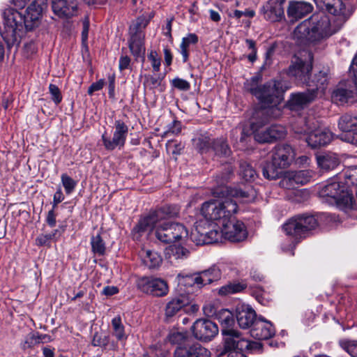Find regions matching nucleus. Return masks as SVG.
Instances as JSON below:
<instances>
[{"label":"nucleus","mask_w":357,"mask_h":357,"mask_svg":"<svg viewBox=\"0 0 357 357\" xmlns=\"http://www.w3.org/2000/svg\"><path fill=\"white\" fill-rule=\"evenodd\" d=\"M255 13L252 10H246L245 11H241L235 10L232 14H229V16L234 17L236 19H240L242 16H245L249 18H252L255 16Z\"/></svg>","instance_id":"69168bd1"},{"label":"nucleus","mask_w":357,"mask_h":357,"mask_svg":"<svg viewBox=\"0 0 357 357\" xmlns=\"http://www.w3.org/2000/svg\"><path fill=\"white\" fill-rule=\"evenodd\" d=\"M192 331L195 337L202 342H209L218 334V327L211 320L200 319L193 324Z\"/></svg>","instance_id":"ddd939ff"},{"label":"nucleus","mask_w":357,"mask_h":357,"mask_svg":"<svg viewBox=\"0 0 357 357\" xmlns=\"http://www.w3.org/2000/svg\"><path fill=\"white\" fill-rule=\"evenodd\" d=\"M312 54L306 50L296 54L289 67L288 75L297 82L312 86L310 83V75L312 69Z\"/></svg>","instance_id":"1a4fd4ad"},{"label":"nucleus","mask_w":357,"mask_h":357,"mask_svg":"<svg viewBox=\"0 0 357 357\" xmlns=\"http://www.w3.org/2000/svg\"><path fill=\"white\" fill-rule=\"evenodd\" d=\"M198 40V36L195 33H188L182 38L180 45V53L182 55L183 63L187 62L188 60L190 45H196Z\"/></svg>","instance_id":"72a5a7b5"},{"label":"nucleus","mask_w":357,"mask_h":357,"mask_svg":"<svg viewBox=\"0 0 357 357\" xmlns=\"http://www.w3.org/2000/svg\"><path fill=\"white\" fill-rule=\"evenodd\" d=\"M247 287L245 282H234L227 285L222 287L219 290V294L221 295H227L229 294H235L241 292Z\"/></svg>","instance_id":"a18cd8bd"},{"label":"nucleus","mask_w":357,"mask_h":357,"mask_svg":"<svg viewBox=\"0 0 357 357\" xmlns=\"http://www.w3.org/2000/svg\"><path fill=\"white\" fill-rule=\"evenodd\" d=\"M239 174L245 181H252L257 176L255 169L246 161L240 162Z\"/></svg>","instance_id":"a19ab883"},{"label":"nucleus","mask_w":357,"mask_h":357,"mask_svg":"<svg viewBox=\"0 0 357 357\" xmlns=\"http://www.w3.org/2000/svg\"><path fill=\"white\" fill-rule=\"evenodd\" d=\"M54 13L59 17H70L77 12V0H52Z\"/></svg>","instance_id":"412c9836"},{"label":"nucleus","mask_w":357,"mask_h":357,"mask_svg":"<svg viewBox=\"0 0 357 357\" xmlns=\"http://www.w3.org/2000/svg\"><path fill=\"white\" fill-rule=\"evenodd\" d=\"M318 165L323 169L330 170L335 168L340 163L337 155L333 153H327L317 157Z\"/></svg>","instance_id":"c9c22d12"},{"label":"nucleus","mask_w":357,"mask_h":357,"mask_svg":"<svg viewBox=\"0 0 357 357\" xmlns=\"http://www.w3.org/2000/svg\"><path fill=\"white\" fill-rule=\"evenodd\" d=\"M343 188L344 186L340 185L339 181H333L322 186L319 191V195L321 197L326 198L330 203L333 204Z\"/></svg>","instance_id":"c85d7f7f"},{"label":"nucleus","mask_w":357,"mask_h":357,"mask_svg":"<svg viewBox=\"0 0 357 357\" xmlns=\"http://www.w3.org/2000/svg\"><path fill=\"white\" fill-rule=\"evenodd\" d=\"M261 110H257L255 112L256 117H262L261 121H253L251 123V129L254 132V137L256 141L260 143L271 142L273 141L272 135L269 132V128L264 132H259V129L264 124L267 123L269 120L275 119V118L270 117L269 115L263 114L261 113Z\"/></svg>","instance_id":"6ab92c4d"},{"label":"nucleus","mask_w":357,"mask_h":357,"mask_svg":"<svg viewBox=\"0 0 357 357\" xmlns=\"http://www.w3.org/2000/svg\"><path fill=\"white\" fill-rule=\"evenodd\" d=\"M242 349L230 348L226 347L225 341L223 342V349L220 353V356L227 355V357H247V356L242 351Z\"/></svg>","instance_id":"5fc2aeb1"},{"label":"nucleus","mask_w":357,"mask_h":357,"mask_svg":"<svg viewBox=\"0 0 357 357\" xmlns=\"http://www.w3.org/2000/svg\"><path fill=\"white\" fill-rule=\"evenodd\" d=\"M176 278L180 285L186 287H191L194 286H196L198 288L202 287L200 280H199L198 273H195L192 274H185L183 273H180L177 275Z\"/></svg>","instance_id":"e433bc0d"},{"label":"nucleus","mask_w":357,"mask_h":357,"mask_svg":"<svg viewBox=\"0 0 357 357\" xmlns=\"http://www.w3.org/2000/svg\"><path fill=\"white\" fill-rule=\"evenodd\" d=\"M153 17L151 13L149 15H142L134 20L129 28L130 38L129 48L132 55L136 58L142 57L144 59L145 47L144 45V30Z\"/></svg>","instance_id":"6e6552de"},{"label":"nucleus","mask_w":357,"mask_h":357,"mask_svg":"<svg viewBox=\"0 0 357 357\" xmlns=\"http://www.w3.org/2000/svg\"><path fill=\"white\" fill-rule=\"evenodd\" d=\"M295 157L293 148L289 144H278L271 151V163L266 164L262 168L263 176L268 180L278 178V169L289 166Z\"/></svg>","instance_id":"39448f33"},{"label":"nucleus","mask_w":357,"mask_h":357,"mask_svg":"<svg viewBox=\"0 0 357 357\" xmlns=\"http://www.w3.org/2000/svg\"><path fill=\"white\" fill-rule=\"evenodd\" d=\"M47 7V0H34L23 15L24 24L26 31H31L40 24L42 13Z\"/></svg>","instance_id":"4468645a"},{"label":"nucleus","mask_w":357,"mask_h":357,"mask_svg":"<svg viewBox=\"0 0 357 357\" xmlns=\"http://www.w3.org/2000/svg\"><path fill=\"white\" fill-rule=\"evenodd\" d=\"M215 319L218 320L221 326L222 335L224 336L223 342L225 341V343L227 338L234 339L240 333L233 328L235 323L234 317L233 313L229 310L220 308Z\"/></svg>","instance_id":"f3484780"},{"label":"nucleus","mask_w":357,"mask_h":357,"mask_svg":"<svg viewBox=\"0 0 357 357\" xmlns=\"http://www.w3.org/2000/svg\"><path fill=\"white\" fill-rule=\"evenodd\" d=\"M225 192H227V188L225 186L215 189L213 194L219 199L204 202L201 209L205 219L220 228L226 225L229 219L238 211L236 202L231 197L225 196Z\"/></svg>","instance_id":"20e7f679"},{"label":"nucleus","mask_w":357,"mask_h":357,"mask_svg":"<svg viewBox=\"0 0 357 357\" xmlns=\"http://www.w3.org/2000/svg\"><path fill=\"white\" fill-rule=\"evenodd\" d=\"M222 231V228L215 226L208 231H204V228L199 225L192 232L191 238L197 245L211 244L217 242L220 238L223 236Z\"/></svg>","instance_id":"dca6fc26"},{"label":"nucleus","mask_w":357,"mask_h":357,"mask_svg":"<svg viewBox=\"0 0 357 357\" xmlns=\"http://www.w3.org/2000/svg\"><path fill=\"white\" fill-rule=\"evenodd\" d=\"M3 30L1 36L8 44L18 43L25 29L23 15L14 8H7L3 11Z\"/></svg>","instance_id":"423d86ee"},{"label":"nucleus","mask_w":357,"mask_h":357,"mask_svg":"<svg viewBox=\"0 0 357 357\" xmlns=\"http://www.w3.org/2000/svg\"><path fill=\"white\" fill-rule=\"evenodd\" d=\"M142 263L149 269L158 268L162 259L158 252L150 250H142L140 253Z\"/></svg>","instance_id":"7c9ffc66"},{"label":"nucleus","mask_w":357,"mask_h":357,"mask_svg":"<svg viewBox=\"0 0 357 357\" xmlns=\"http://www.w3.org/2000/svg\"><path fill=\"white\" fill-rule=\"evenodd\" d=\"M172 86L181 91H188L190 89V84L185 79L176 77L172 80Z\"/></svg>","instance_id":"e2e57ef3"},{"label":"nucleus","mask_w":357,"mask_h":357,"mask_svg":"<svg viewBox=\"0 0 357 357\" xmlns=\"http://www.w3.org/2000/svg\"><path fill=\"white\" fill-rule=\"evenodd\" d=\"M236 320L241 328L246 329L253 326L257 321L255 311L248 305H238L236 306Z\"/></svg>","instance_id":"aec40b11"},{"label":"nucleus","mask_w":357,"mask_h":357,"mask_svg":"<svg viewBox=\"0 0 357 357\" xmlns=\"http://www.w3.org/2000/svg\"><path fill=\"white\" fill-rule=\"evenodd\" d=\"M109 344V337L106 335L96 333L93 335L92 344L94 347L106 348Z\"/></svg>","instance_id":"6e6d98bb"},{"label":"nucleus","mask_w":357,"mask_h":357,"mask_svg":"<svg viewBox=\"0 0 357 357\" xmlns=\"http://www.w3.org/2000/svg\"><path fill=\"white\" fill-rule=\"evenodd\" d=\"M193 147L199 153H204L212 149L213 139L207 135L198 134L192 139Z\"/></svg>","instance_id":"473e14b6"},{"label":"nucleus","mask_w":357,"mask_h":357,"mask_svg":"<svg viewBox=\"0 0 357 357\" xmlns=\"http://www.w3.org/2000/svg\"><path fill=\"white\" fill-rule=\"evenodd\" d=\"M317 3L331 14L333 18L320 12L303 21L296 27L293 34L294 38L299 43L305 44L328 38L343 26L354 10L351 0H319Z\"/></svg>","instance_id":"f257e3e1"},{"label":"nucleus","mask_w":357,"mask_h":357,"mask_svg":"<svg viewBox=\"0 0 357 357\" xmlns=\"http://www.w3.org/2000/svg\"><path fill=\"white\" fill-rule=\"evenodd\" d=\"M226 347L228 349L238 348L243 349L245 348L251 351L261 352L263 345L259 342L247 340L243 337L242 334L239 333L234 339H231V337L227 338Z\"/></svg>","instance_id":"b1692460"},{"label":"nucleus","mask_w":357,"mask_h":357,"mask_svg":"<svg viewBox=\"0 0 357 357\" xmlns=\"http://www.w3.org/2000/svg\"><path fill=\"white\" fill-rule=\"evenodd\" d=\"M340 345L351 357H357V340H341Z\"/></svg>","instance_id":"8fccbe9b"},{"label":"nucleus","mask_w":357,"mask_h":357,"mask_svg":"<svg viewBox=\"0 0 357 357\" xmlns=\"http://www.w3.org/2000/svg\"><path fill=\"white\" fill-rule=\"evenodd\" d=\"M179 212L177 205H165L140 218L133 230L139 233L153 230L156 238L165 244L185 241L188 237L187 228L181 223L167 221L178 217Z\"/></svg>","instance_id":"f03ea898"},{"label":"nucleus","mask_w":357,"mask_h":357,"mask_svg":"<svg viewBox=\"0 0 357 357\" xmlns=\"http://www.w3.org/2000/svg\"><path fill=\"white\" fill-rule=\"evenodd\" d=\"M111 326L112 328V335L118 341L121 342H125L128 338V335L126 333L125 326L123 324L121 317L119 315L114 317L111 321Z\"/></svg>","instance_id":"4c0bfd02"},{"label":"nucleus","mask_w":357,"mask_h":357,"mask_svg":"<svg viewBox=\"0 0 357 357\" xmlns=\"http://www.w3.org/2000/svg\"><path fill=\"white\" fill-rule=\"evenodd\" d=\"M340 129L346 132H352L357 129V116L346 114L342 116L338 122Z\"/></svg>","instance_id":"58836bf2"},{"label":"nucleus","mask_w":357,"mask_h":357,"mask_svg":"<svg viewBox=\"0 0 357 357\" xmlns=\"http://www.w3.org/2000/svg\"><path fill=\"white\" fill-rule=\"evenodd\" d=\"M222 233L223 236L232 242H240L247 238L248 232L244 223L235 220L233 217L229 219V222L223 225Z\"/></svg>","instance_id":"2eb2a0df"},{"label":"nucleus","mask_w":357,"mask_h":357,"mask_svg":"<svg viewBox=\"0 0 357 357\" xmlns=\"http://www.w3.org/2000/svg\"><path fill=\"white\" fill-rule=\"evenodd\" d=\"M172 255L176 259H185L189 257L190 251L183 246H174L171 249Z\"/></svg>","instance_id":"4d7b16f0"},{"label":"nucleus","mask_w":357,"mask_h":357,"mask_svg":"<svg viewBox=\"0 0 357 357\" xmlns=\"http://www.w3.org/2000/svg\"><path fill=\"white\" fill-rule=\"evenodd\" d=\"M197 273L202 287L219 280L222 276L221 268L217 265H213L206 270Z\"/></svg>","instance_id":"c756f323"},{"label":"nucleus","mask_w":357,"mask_h":357,"mask_svg":"<svg viewBox=\"0 0 357 357\" xmlns=\"http://www.w3.org/2000/svg\"><path fill=\"white\" fill-rule=\"evenodd\" d=\"M187 337V333L183 331H178L176 330H172L168 336V341L172 344H181Z\"/></svg>","instance_id":"de8ad7c7"},{"label":"nucleus","mask_w":357,"mask_h":357,"mask_svg":"<svg viewBox=\"0 0 357 357\" xmlns=\"http://www.w3.org/2000/svg\"><path fill=\"white\" fill-rule=\"evenodd\" d=\"M356 96V92L343 88H338L333 92L332 100L337 104L353 102Z\"/></svg>","instance_id":"2f4dec72"},{"label":"nucleus","mask_w":357,"mask_h":357,"mask_svg":"<svg viewBox=\"0 0 357 357\" xmlns=\"http://www.w3.org/2000/svg\"><path fill=\"white\" fill-rule=\"evenodd\" d=\"M275 333L272 324L261 317L257 319L250 331L251 335L259 340L269 339L275 335Z\"/></svg>","instance_id":"4be33fe9"},{"label":"nucleus","mask_w":357,"mask_h":357,"mask_svg":"<svg viewBox=\"0 0 357 357\" xmlns=\"http://www.w3.org/2000/svg\"><path fill=\"white\" fill-rule=\"evenodd\" d=\"M181 131V123L179 121L174 120L168 125L167 129L163 132L162 137H168L170 135H176Z\"/></svg>","instance_id":"13d9d810"},{"label":"nucleus","mask_w":357,"mask_h":357,"mask_svg":"<svg viewBox=\"0 0 357 357\" xmlns=\"http://www.w3.org/2000/svg\"><path fill=\"white\" fill-rule=\"evenodd\" d=\"M191 300L188 294H181L170 298L165 307V316L172 317L190 305Z\"/></svg>","instance_id":"5701e85b"},{"label":"nucleus","mask_w":357,"mask_h":357,"mask_svg":"<svg viewBox=\"0 0 357 357\" xmlns=\"http://www.w3.org/2000/svg\"><path fill=\"white\" fill-rule=\"evenodd\" d=\"M220 308L222 307H220L218 301H211L206 303L203 306V312L206 317L215 319L218 313L220 312Z\"/></svg>","instance_id":"49530a36"},{"label":"nucleus","mask_w":357,"mask_h":357,"mask_svg":"<svg viewBox=\"0 0 357 357\" xmlns=\"http://www.w3.org/2000/svg\"><path fill=\"white\" fill-rule=\"evenodd\" d=\"M312 177L308 170L288 172L283 178L281 183L283 186L294 188L295 184L304 185L310 181Z\"/></svg>","instance_id":"393cba45"},{"label":"nucleus","mask_w":357,"mask_h":357,"mask_svg":"<svg viewBox=\"0 0 357 357\" xmlns=\"http://www.w3.org/2000/svg\"><path fill=\"white\" fill-rule=\"evenodd\" d=\"M328 74L325 71H319L317 74L314 75L311 82L316 86V88L314 89L315 90L316 95L317 94L318 90H324L325 86L328 84Z\"/></svg>","instance_id":"c03bdc74"},{"label":"nucleus","mask_w":357,"mask_h":357,"mask_svg":"<svg viewBox=\"0 0 357 357\" xmlns=\"http://www.w3.org/2000/svg\"><path fill=\"white\" fill-rule=\"evenodd\" d=\"M231 197H236L239 198L245 199L246 202H250L253 200L256 196L255 191L251 187H249L246 189H234L229 191L227 190V192H225V195Z\"/></svg>","instance_id":"ea45409f"},{"label":"nucleus","mask_w":357,"mask_h":357,"mask_svg":"<svg viewBox=\"0 0 357 357\" xmlns=\"http://www.w3.org/2000/svg\"><path fill=\"white\" fill-rule=\"evenodd\" d=\"M61 180L66 193L67 195L71 194L77 185V182L66 174L61 175Z\"/></svg>","instance_id":"864d4df0"},{"label":"nucleus","mask_w":357,"mask_h":357,"mask_svg":"<svg viewBox=\"0 0 357 357\" xmlns=\"http://www.w3.org/2000/svg\"><path fill=\"white\" fill-rule=\"evenodd\" d=\"M261 76L257 75L247 79L244 83L245 89L255 96L261 104V113L270 117L279 118L282 110L279 104L283 99V93L287 90L280 81H270L263 86H259Z\"/></svg>","instance_id":"7ed1b4c3"},{"label":"nucleus","mask_w":357,"mask_h":357,"mask_svg":"<svg viewBox=\"0 0 357 357\" xmlns=\"http://www.w3.org/2000/svg\"><path fill=\"white\" fill-rule=\"evenodd\" d=\"M344 176L346 179H347L346 184L348 186L350 185H356L357 189V165L348 167L344 174Z\"/></svg>","instance_id":"3c124183"},{"label":"nucleus","mask_w":357,"mask_h":357,"mask_svg":"<svg viewBox=\"0 0 357 357\" xmlns=\"http://www.w3.org/2000/svg\"><path fill=\"white\" fill-rule=\"evenodd\" d=\"M130 66V59L128 56H121L119 59V68L121 71L128 69Z\"/></svg>","instance_id":"774afa93"},{"label":"nucleus","mask_w":357,"mask_h":357,"mask_svg":"<svg viewBox=\"0 0 357 357\" xmlns=\"http://www.w3.org/2000/svg\"><path fill=\"white\" fill-rule=\"evenodd\" d=\"M284 0H268L261 8L264 18L271 22L280 21L284 17Z\"/></svg>","instance_id":"a211bd4d"},{"label":"nucleus","mask_w":357,"mask_h":357,"mask_svg":"<svg viewBox=\"0 0 357 357\" xmlns=\"http://www.w3.org/2000/svg\"><path fill=\"white\" fill-rule=\"evenodd\" d=\"M49 91L53 102L56 105L59 104L62 100V96L59 87L55 84H50L49 85Z\"/></svg>","instance_id":"680f3d73"},{"label":"nucleus","mask_w":357,"mask_h":357,"mask_svg":"<svg viewBox=\"0 0 357 357\" xmlns=\"http://www.w3.org/2000/svg\"><path fill=\"white\" fill-rule=\"evenodd\" d=\"M212 149L217 155L227 157L231 153V150L225 139L220 138L213 139Z\"/></svg>","instance_id":"79ce46f5"},{"label":"nucleus","mask_w":357,"mask_h":357,"mask_svg":"<svg viewBox=\"0 0 357 357\" xmlns=\"http://www.w3.org/2000/svg\"><path fill=\"white\" fill-rule=\"evenodd\" d=\"M148 59L151 63V66L155 72L160 70L161 59L158 56V53L155 51L151 50L148 55Z\"/></svg>","instance_id":"0e129e2a"},{"label":"nucleus","mask_w":357,"mask_h":357,"mask_svg":"<svg viewBox=\"0 0 357 357\" xmlns=\"http://www.w3.org/2000/svg\"><path fill=\"white\" fill-rule=\"evenodd\" d=\"M318 226L319 221L315 215L303 214L295 215L288 220L282 225V229L287 236L300 241L306 238Z\"/></svg>","instance_id":"0eeeda50"},{"label":"nucleus","mask_w":357,"mask_h":357,"mask_svg":"<svg viewBox=\"0 0 357 357\" xmlns=\"http://www.w3.org/2000/svg\"><path fill=\"white\" fill-rule=\"evenodd\" d=\"M38 340V333L32 331L24 337V340L22 342V348L23 349L31 348L36 344H39Z\"/></svg>","instance_id":"603ef678"},{"label":"nucleus","mask_w":357,"mask_h":357,"mask_svg":"<svg viewBox=\"0 0 357 357\" xmlns=\"http://www.w3.org/2000/svg\"><path fill=\"white\" fill-rule=\"evenodd\" d=\"M92 252L99 256L104 255L106 250L105 243L100 234L93 236L91 238Z\"/></svg>","instance_id":"37998d69"},{"label":"nucleus","mask_w":357,"mask_h":357,"mask_svg":"<svg viewBox=\"0 0 357 357\" xmlns=\"http://www.w3.org/2000/svg\"><path fill=\"white\" fill-rule=\"evenodd\" d=\"M333 203H335L342 210L347 211L354 208L355 201L352 195L343 188Z\"/></svg>","instance_id":"f704fd0d"},{"label":"nucleus","mask_w":357,"mask_h":357,"mask_svg":"<svg viewBox=\"0 0 357 357\" xmlns=\"http://www.w3.org/2000/svg\"><path fill=\"white\" fill-rule=\"evenodd\" d=\"M105 85V80L101 79L98 82H96L91 84L88 89V94L91 96L95 91H100L102 89Z\"/></svg>","instance_id":"338daca9"},{"label":"nucleus","mask_w":357,"mask_h":357,"mask_svg":"<svg viewBox=\"0 0 357 357\" xmlns=\"http://www.w3.org/2000/svg\"><path fill=\"white\" fill-rule=\"evenodd\" d=\"M305 128L303 130L306 135L305 141L307 144L313 149H316L329 144L332 139V134L328 130L316 128L315 125L312 127L309 120L305 122Z\"/></svg>","instance_id":"f8f14e48"},{"label":"nucleus","mask_w":357,"mask_h":357,"mask_svg":"<svg viewBox=\"0 0 357 357\" xmlns=\"http://www.w3.org/2000/svg\"><path fill=\"white\" fill-rule=\"evenodd\" d=\"M315 97L316 92L314 89L307 90L305 92L291 94L288 104L291 109H296L310 103L314 100Z\"/></svg>","instance_id":"cd10ccee"},{"label":"nucleus","mask_w":357,"mask_h":357,"mask_svg":"<svg viewBox=\"0 0 357 357\" xmlns=\"http://www.w3.org/2000/svg\"><path fill=\"white\" fill-rule=\"evenodd\" d=\"M312 10L313 6L310 3L305 1H290L287 13L288 17L291 20H298L310 13Z\"/></svg>","instance_id":"a878e982"},{"label":"nucleus","mask_w":357,"mask_h":357,"mask_svg":"<svg viewBox=\"0 0 357 357\" xmlns=\"http://www.w3.org/2000/svg\"><path fill=\"white\" fill-rule=\"evenodd\" d=\"M269 132H271L273 140L283 138L286 135L285 128L280 125H273L269 127Z\"/></svg>","instance_id":"052dcab7"},{"label":"nucleus","mask_w":357,"mask_h":357,"mask_svg":"<svg viewBox=\"0 0 357 357\" xmlns=\"http://www.w3.org/2000/svg\"><path fill=\"white\" fill-rule=\"evenodd\" d=\"M57 231L58 230L56 229L50 234L39 235L36 239V245L38 246L49 245L50 241L54 238Z\"/></svg>","instance_id":"bf43d9fd"},{"label":"nucleus","mask_w":357,"mask_h":357,"mask_svg":"<svg viewBox=\"0 0 357 357\" xmlns=\"http://www.w3.org/2000/svg\"><path fill=\"white\" fill-rule=\"evenodd\" d=\"M162 80V78L160 76L156 77L151 75H145L143 84L144 88L153 90L160 86Z\"/></svg>","instance_id":"09e8293b"},{"label":"nucleus","mask_w":357,"mask_h":357,"mask_svg":"<svg viewBox=\"0 0 357 357\" xmlns=\"http://www.w3.org/2000/svg\"><path fill=\"white\" fill-rule=\"evenodd\" d=\"M128 133V126L122 120H116L114 125L112 136L107 132L102 135V141L107 151H114L116 149H122L126 144Z\"/></svg>","instance_id":"9d476101"},{"label":"nucleus","mask_w":357,"mask_h":357,"mask_svg":"<svg viewBox=\"0 0 357 357\" xmlns=\"http://www.w3.org/2000/svg\"><path fill=\"white\" fill-rule=\"evenodd\" d=\"M174 357H211V352L197 344L190 347H178L174 351Z\"/></svg>","instance_id":"bb28decb"},{"label":"nucleus","mask_w":357,"mask_h":357,"mask_svg":"<svg viewBox=\"0 0 357 357\" xmlns=\"http://www.w3.org/2000/svg\"><path fill=\"white\" fill-rule=\"evenodd\" d=\"M137 288L146 294L156 297H162L169 292V286L166 280L155 277H142L137 282Z\"/></svg>","instance_id":"9b49d317"}]
</instances>
